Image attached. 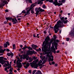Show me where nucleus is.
<instances>
[{
	"label": "nucleus",
	"mask_w": 74,
	"mask_h": 74,
	"mask_svg": "<svg viewBox=\"0 0 74 74\" xmlns=\"http://www.w3.org/2000/svg\"><path fill=\"white\" fill-rule=\"evenodd\" d=\"M49 37H47L45 39V41H44L43 42L42 45V51H43L44 52H46L47 51H50V47L48 48V46H51V43L53 42V40H51L50 42H49Z\"/></svg>",
	"instance_id": "f257e3e1"
},
{
	"label": "nucleus",
	"mask_w": 74,
	"mask_h": 74,
	"mask_svg": "<svg viewBox=\"0 0 74 74\" xmlns=\"http://www.w3.org/2000/svg\"><path fill=\"white\" fill-rule=\"evenodd\" d=\"M20 57L21 60L18 57L17 58V59L18 60H17L16 62L17 65V67L18 68H21L22 66L21 62L22 61V59H26L27 60H29V56L27 55H18Z\"/></svg>",
	"instance_id": "f03ea898"
},
{
	"label": "nucleus",
	"mask_w": 74,
	"mask_h": 74,
	"mask_svg": "<svg viewBox=\"0 0 74 74\" xmlns=\"http://www.w3.org/2000/svg\"><path fill=\"white\" fill-rule=\"evenodd\" d=\"M64 26L63 23L60 20H59L57 23V24H56L54 27V30L55 33H57L59 31V28H61Z\"/></svg>",
	"instance_id": "7ed1b4c3"
},
{
	"label": "nucleus",
	"mask_w": 74,
	"mask_h": 74,
	"mask_svg": "<svg viewBox=\"0 0 74 74\" xmlns=\"http://www.w3.org/2000/svg\"><path fill=\"white\" fill-rule=\"evenodd\" d=\"M40 58L43 61L42 64H44L45 63L47 59L49 60L50 65H52V63L49 62H50V61H51V62L53 61V56H51L49 55V54H48L47 55V57L46 58H45V57H41Z\"/></svg>",
	"instance_id": "20e7f679"
},
{
	"label": "nucleus",
	"mask_w": 74,
	"mask_h": 74,
	"mask_svg": "<svg viewBox=\"0 0 74 74\" xmlns=\"http://www.w3.org/2000/svg\"><path fill=\"white\" fill-rule=\"evenodd\" d=\"M3 59L4 60H7V59L6 58H4L3 57H0V63L1 64H4V63H5L6 62L7 64L5 63L4 65H3L4 67H7V66H8V69H9L11 67V66L10 65V64L9 63V62L8 61H5L4 60H3Z\"/></svg>",
	"instance_id": "39448f33"
},
{
	"label": "nucleus",
	"mask_w": 74,
	"mask_h": 74,
	"mask_svg": "<svg viewBox=\"0 0 74 74\" xmlns=\"http://www.w3.org/2000/svg\"><path fill=\"white\" fill-rule=\"evenodd\" d=\"M38 60L37 59L34 61L33 62L30 63L31 66L32 67H34V69H37L38 67V64H37V63L38 62Z\"/></svg>",
	"instance_id": "423d86ee"
},
{
	"label": "nucleus",
	"mask_w": 74,
	"mask_h": 74,
	"mask_svg": "<svg viewBox=\"0 0 74 74\" xmlns=\"http://www.w3.org/2000/svg\"><path fill=\"white\" fill-rule=\"evenodd\" d=\"M6 20H9V21H11V20H12V22L13 23V24L14 25L16 24V23H17V22H18V21H17V20L16 19V18H15L14 19L12 18V17H7L6 18Z\"/></svg>",
	"instance_id": "0eeeda50"
},
{
	"label": "nucleus",
	"mask_w": 74,
	"mask_h": 74,
	"mask_svg": "<svg viewBox=\"0 0 74 74\" xmlns=\"http://www.w3.org/2000/svg\"><path fill=\"white\" fill-rule=\"evenodd\" d=\"M34 6H36V5H34V4H32L31 6V7L28 10H27V11L26 13L25 14L24 16H25L26 15H29L30 13V10H32L33 8L34 7Z\"/></svg>",
	"instance_id": "6e6552de"
},
{
	"label": "nucleus",
	"mask_w": 74,
	"mask_h": 74,
	"mask_svg": "<svg viewBox=\"0 0 74 74\" xmlns=\"http://www.w3.org/2000/svg\"><path fill=\"white\" fill-rule=\"evenodd\" d=\"M53 4H54L55 5H58V7H60V5H63V3H60L58 2V1L57 0H55V1L53 2Z\"/></svg>",
	"instance_id": "1a4fd4ad"
},
{
	"label": "nucleus",
	"mask_w": 74,
	"mask_h": 74,
	"mask_svg": "<svg viewBox=\"0 0 74 74\" xmlns=\"http://www.w3.org/2000/svg\"><path fill=\"white\" fill-rule=\"evenodd\" d=\"M8 2L6 1H3L2 3L0 5V8L5 5V4H7Z\"/></svg>",
	"instance_id": "9d476101"
},
{
	"label": "nucleus",
	"mask_w": 74,
	"mask_h": 74,
	"mask_svg": "<svg viewBox=\"0 0 74 74\" xmlns=\"http://www.w3.org/2000/svg\"><path fill=\"white\" fill-rule=\"evenodd\" d=\"M52 45H53V47H54V45H55V47L56 49H57L58 48H57V45H58V43H56V42L54 41L53 43H52Z\"/></svg>",
	"instance_id": "9b49d317"
},
{
	"label": "nucleus",
	"mask_w": 74,
	"mask_h": 74,
	"mask_svg": "<svg viewBox=\"0 0 74 74\" xmlns=\"http://www.w3.org/2000/svg\"><path fill=\"white\" fill-rule=\"evenodd\" d=\"M4 47H5V48H7L8 45V46L10 45V43H9V42H6V43H5L4 44Z\"/></svg>",
	"instance_id": "f8f14e48"
},
{
	"label": "nucleus",
	"mask_w": 74,
	"mask_h": 74,
	"mask_svg": "<svg viewBox=\"0 0 74 74\" xmlns=\"http://www.w3.org/2000/svg\"><path fill=\"white\" fill-rule=\"evenodd\" d=\"M27 55H33V51H28L27 52Z\"/></svg>",
	"instance_id": "ddd939ff"
},
{
	"label": "nucleus",
	"mask_w": 74,
	"mask_h": 74,
	"mask_svg": "<svg viewBox=\"0 0 74 74\" xmlns=\"http://www.w3.org/2000/svg\"><path fill=\"white\" fill-rule=\"evenodd\" d=\"M56 49L55 48H54V47H53L51 48V51L52 52H53L54 53H56Z\"/></svg>",
	"instance_id": "4468645a"
},
{
	"label": "nucleus",
	"mask_w": 74,
	"mask_h": 74,
	"mask_svg": "<svg viewBox=\"0 0 74 74\" xmlns=\"http://www.w3.org/2000/svg\"><path fill=\"white\" fill-rule=\"evenodd\" d=\"M32 47L34 49H36V48H37L38 46H37L36 45H35L34 44H33L32 45Z\"/></svg>",
	"instance_id": "2eb2a0df"
},
{
	"label": "nucleus",
	"mask_w": 74,
	"mask_h": 74,
	"mask_svg": "<svg viewBox=\"0 0 74 74\" xmlns=\"http://www.w3.org/2000/svg\"><path fill=\"white\" fill-rule=\"evenodd\" d=\"M44 1V0H39L38 2V4H42L43 2L42 1Z\"/></svg>",
	"instance_id": "dca6fc26"
},
{
	"label": "nucleus",
	"mask_w": 74,
	"mask_h": 74,
	"mask_svg": "<svg viewBox=\"0 0 74 74\" xmlns=\"http://www.w3.org/2000/svg\"><path fill=\"white\" fill-rule=\"evenodd\" d=\"M38 10H39L40 12H44V10L41 9V7H39L38 9Z\"/></svg>",
	"instance_id": "f3484780"
},
{
	"label": "nucleus",
	"mask_w": 74,
	"mask_h": 74,
	"mask_svg": "<svg viewBox=\"0 0 74 74\" xmlns=\"http://www.w3.org/2000/svg\"><path fill=\"white\" fill-rule=\"evenodd\" d=\"M29 66H30V64H29V63H27L26 64V66H24V67H25V68H26V69H27V67H29Z\"/></svg>",
	"instance_id": "a211bd4d"
},
{
	"label": "nucleus",
	"mask_w": 74,
	"mask_h": 74,
	"mask_svg": "<svg viewBox=\"0 0 74 74\" xmlns=\"http://www.w3.org/2000/svg\"><path fill=\"white\" fill-rule=\"evenodd\" d=\"M7 55L9 56H14V54L12 53H7Z\"/></svg>",
	"instance_id": "6ab92c4d"
},
{
	"label": "nucleus",
	"mask_w": 74,
	"mask_h": 74,
	"mask_svg": "<svg viewBox=\"0 0 74 74\" xmlns=\"http://www.w3.org/2000/svg\"><path fill=\"white\" fill-rule=\"evenodd\" d=\"M5 51H6V49H5L4 50H2L1 49H0V53H4V52Z\"/></svg>",
	"instance_id": "aec40b11"
},
{
	"label": "nucleus",
	"mask_w": 74,
	"mask_h": 74,
	"mask_svg": "<svg viewBox=\"0 0 74 74\" xmlns=\"http://www.w3.org/2000/svg\"><path fill=\"white\" fill-rule=\"evenodd\" d=\"M41 73V71H37L35 73V74H40Z\"/></svg>",
	"instance_id": "412c9836"
},
{
	"label": "nucleus",
	"mask_w": 74,
	"mask_h": 74,
	"mask_svg": "<svg viewBox=\"0 0 74 74\" xmlns=\"http://www.w3.org/2000/svg\"><path fill=\"white\" fill-rule=\"evenodd\" d=\"M28 49H29V50H33V48L31 47H27Z\"/></svg>",
	"instance_id": "4be33fe9"
},
{
	"label": "nucleus",
	"mask_w": 74,
	"mask_h": 74,
	"mask_svg": "<svg viewBox=\"0 0 74 74\" xmlns=\"http://www.w3.org/2000/svg\"><path fill=\"white\" fill-rule=\"evenodd\" d=\"M32 52H33V53H34V54L35 55L36 54H37V52L34 51V50H32Z\"/></svg>",
	"instance_id": "5701e85b"
},
{
	"label": "nucleus",
	"mask_w": 74,
	"mask_h": 74,
	"mask_svg": "<svg viewBox=\"0 0 74 74\" xmlns=\"http://www.w3.org/2000/svg\"><path fill=\"white\" fill-rule=\"evenodd\" d=\"M13 47V49H15L16 48H15V44H14L13 45H12Z\"/></svg>",
	"instance_id": "b1692460"
},
{
	"label": "nucleus",
	"mask_w": 74,
	"mask_h": 74,
	"mask_svg": "<svg viewBox=\"0 0 74 74\" xmlns=\"http://www.w3.org/2000/svg\"><path fill=\"white\" fill-rule=\"evenodd\" d=\"M26 12L25 11V10H23L21 12V13L20 14V15H21V14H22V13H23L24 14H25Z\"/></svg>",
	"instance_id": "393cba45"
},
{
	"label": "nucleus",
	"mask_w": 74,
	"mask_h": 74,
	"mask_svg": "<svg viewBox=\"0 0 74 74\" xmlns=\"http://www.w3.org/2000/svg\"><path fill=\"white\" fill-rule=\"evenodd\" d=\"M64 17H62V18H60L62 21L64 22Z\"/></svg>",
	"instance_id": "a878e982"
},
{
	"label": "nucleus",
	"mask_w": 74,
	"mask_h": 74,
	"mask_svg": "<svg viewBox=\"0 0 74 74\" xmlns=\"http://www.w3.org/2000/svg\"><path fill=\"white\" fill-rule=\"evenodd\" d=\"M36 71H37L36 70H34L33 71V72H32V74H35V72H36Z\"/></svg>",
	"instance_id": "bb28decb"
},
{
	"label": "nucleus",
	"mask_w": 74,
	"mask_h": 74,
	"mask_svg": "<svg viewBox=\"0 0 74 74\" xmlns=\"http://www.w3.org/2000/svg\"><path fill=\"white\" fill-rule=\"evenodd\" d=\"M29 60H29V62H32V61H33V60H31V59H32L31 58H29Z\"/></svg>",
	"instance_id": "cd10ccee"
},
{
	"label": "nucleus",
	"mask_w": 74,
	"mask_h": 74,
	"mask_svg": "<svg viewBox=\"0 0 74 74\" xmlns=\"http://www.w3.org/2000/svg\"><path fill=\"white\" fill-rule=\"evenodd\" d=\"M13 70V68H11L10 69H9V71H10V72H12V71Z\"/></svg>",
	"instance_id": "c85d7f7f"
},
{
	"label": "nucleus",
	"mask_w": 74,
	"mask_h": 74,
	"mask_svg": "<svg viewBox=\"0 0 74 74\" xmlns=\"http://www.w3.org/2000/svg\"><path fill=\"white\" fill-rule=\"evenodd\" d=\"M67 21H68L67 20H66L65 21H64L63 22H64V23L66 24V23H67Z\"/></svg>",
	"instance_id": "c756f323"
},
{
	"label": "nucleus",
	"mask_w": 74,
	"mask_h": 74,
	"mask_svg": "<svg viewBox=\"0 0 74 74\" xmlns=\"http://www.w3.org/2000/svg\"><path fill=\"white\" fill-rule=\"evenodd\" d=\"M28 1H29V3H32V0H27Z\"/></svg>",
	"instance_id": "7c9ffc66"
},
{
	"label": "nucleus",
	"mask_w": 74,
	"mask_h": 74,
	"mask_svg": "<svg viewBox=\"0 0 74 74\" xmlns=\"http://www.w3.org/2000/svg\"><path fill=\"white\" fill-rule=\"evenodd\" d=\"M42 7L43 8H44V9L46 8V6H45V5H44Z\"/></svg>",
	"instance_id": "2f4dec72"
},
{
	"label": "nucleus",
	"mask_w": 74,
	"mask_h": 74,
	"mask_svg": "<svg viewBox=\"0 0 74 74\" xmlns=\"http://www.w3.org/2000/svg\"><path fill=\"white\" fill-rule=\"evenodd\" d=\"M33 9L31 10V13L32 14H34V12Z\"/></svg>",
	"instance_id": "473e14b6"
},
{
	"label": "nucleus",
	"mask_w": 74,
	"mask_h": 74,
	"mask_svg": "<svg viewBox=\"0 0 74 74\" xmlns=\"http://www.w3.org/2000/svg\"><path fill=\"white\" fill-rule=\"evenodd\" d=\"M48 1L50 3H53V0H49Z\"/></svg>",
	"instance_id": "72a5a7b5"
},
{
	"label": "nucleus",
	"mask_w": 74,
	"mask_h": 74,
	"mask_svg": "<svg viewBox=\"0 0 74 74\" xmlns=\"http://www.w3.org/2000/svg\"><path fill=\"white\" fill-rule=\"evenodd\" d=\"M66 0H62V3H65V1H66Z\"/></svg>",
	"instance_id": "f704fd0d"
},
{
	"label": "nucleus",
	"mask_w": 74,
	"mask_h": 74,
	"mask_svg": "<svg viewBox=\"0 0 74 74\" xmlns=\"http://www.w3.org/2000/svg\"><path fill=\"white\" fill-rule=\"evenodd\" d=\"M39 12H40V11L38 10L36 11V13L37 14H38V13H39Z\"/></svg>",
	"instance_id": "c9c22d12"
},
{
	"label": "nucleus",
	"mask_w": 74,
	"mask_h": 74,
	"mask_svg": "<svg viewBox=\"0 0 74 74\" xmlns=\"http://www.w3.org/2000/svg\"><path fill=\"white\" fill-rule=\"evenodd\" d=\"M69 40H70V38H66V40L67 41H69Z\"/></svg>",
	"instance_id": "e433bc0d"
},
{
	"label": "nucleus",
	"mask_w": 74,
	"mask_h": 74,
	"mask_svg": "<svg viewBox=\"0 0 74 74\" xmlns=\"http://www.w3.org/2000/svg\"><path fill=\"white\" fill-rule=\"evenodd\" d=\"M8 69V66L7 67H5V71H7V70Z\"/></svg>",
	"instance_id": "4c0bfd02"
},
{
	"label": "nucleus",
	"mask_w": 74,
	"mask_h": 74,
	"mask_svg": "<svg viewBox=\"0 0 74 74\" xmlns=\"http://www.w3.org/2000/svg\"><path fill=\"white\" fill-rule=\"evenodd\" d=\"M41 63H42V61L41 60H40L39 62V64H40Z\"/></svg>",
	"instance_id": "58836bf2"
},
{
	"label": "nucleus",
	"mask_w": 74,
	"mask_h": 74,
	"mask_svg": "<svg viewBox=\"0 0 74 74\" xmlns=\"http://www.w3.org/2000/svg\"><path fill=\"white\" fill-rule=\"evenodd\" d=\"M6 51H7L8 52L9 51H10V49H6Z\"/></svg>",
	"instance_id": "ea45409f"
},
{
	"label": "nucleus",
	"mask_w": 74,
	"mask_h": 74,
	"mask_svg": "<svg viewBox=\"0 0 74 74\" xmlns=\"http://www.w3.org/2000/svg\"><path fill=\"white\" fill-rule=\"evenodd\" d=\"M26 48H27L25 47H24L23 48H22V49H23L24 50L25 49H26Z\"/></svg>",
	"instance_id": "a19ab883"
},
{
	"label": "nucleus",
	"mask_w": 74,
	"mask_h": 74,
	"mask_svg": "<svg viewBox=\"0 0 74 74\" xmlns=\"http://www.w3.org/2000/svg\"><path fill=\"white\" fill-rule=\"evenodd\" d=\"M37 57H33V59H34V60H35V59H37Z\"/></svg>",
	"instance_id": "79ce46f5"
},
{
	"label": "nucleus",
	"mask_w": 74,
	"mask_h": 74,
	"mask_svg": "<svg viewBox=\"0 0 74 74\" xmlns=\"http://www.w3.org/2000/svg\"><path fill=\"white\" fill-rule=\"evenodd\" d=\"M56 42H59V41L58 40H56Z\"/></svg>",
	"instance_id": "37998d69"
},
{
	"label": "nucleus",
	"mask_w": 74,
	"mask_h": 74,
	"mask_svg": "<svg viewBox=\"0 0 74 74\" xmlns=\"http://www.w3.org/2000/svg\"><path fill=\"white\" fill-rule=\"evenodd\" d=\"M44 32V33L45 34H46L47 33V32H46V31H43Z\"/></svg>",
	"instance_id": "c03bdc74"
},
{
	"label": "nucleus",
	"mask_w": 74,
	"mask_h": 74,
	"mask_svg": "<svg viewBox=\"0 0 74 74\" xmlns=\"http://www.w3.org/2000/svg\"><path fill=\"white\" fill-rule=\"evenodd\" d=\"M29 73H32V71H31V70L29 71Z\"/></svg>",
	"instance_id": "a18cd8bd"
},
{
	"label": "nucleus",
	"mask_w": 74,
	"mask_h": 74,
	"mask_svg": "<svg viewBox=\"0 0 74 74\" xmlns=\"http://www.w3.org/2000/svg\"><path fill=\"white\" fill-rule=\"evenodd\" d=\"M51 63L52 64H55V62L53 61V62H52Z\"/></svg>",
	"instance_id": "49530a36"
},
{
	"label": "nucleus",
	"mask_w": 74,
	"mask_h": 74,
	"mask_svg": "<svg viewBox=\"0 0 74 74\" xmlns=\"http://www.w3.org/2000/svg\"><path fill=\"white\" fill-rule=\"evenodd\" d=\"M35 50H36V51H37V52H39L38 49H35Z\"/></svg>",
	"instance_id": "de8ad7c7"
},
{
	"label": "nucleus",
	"mask_w": 74,
	"mask_h": 74,
	"mask_svg": "<svg viewBox=\"0 0 74 74\" xmlns=\"http://www.w3.org/2000/svg\"><path fill=\"white\" fill-rule=\"evenodd\" d=\"M38 50L39 51H41V49L40 48H39V49H38Z\"/></svg>",
	"instance_id": "09e8293b"
},
{
	"label": "nucleus",
	"mask_w": 74,
	"mask_h": 74,
	"mask_svg": "<svg viewBox=\"0 0 74 74\" xmlns=\"http://www.w3.org/2000/svg\"><path fill=\"white\" fill-rule=\"evenodd\" d=\"M27 26L28 27L29 26V23H27Z\"/></svg>",
	"instance_id": "8fccbe9b"
},
{
	"label": "nucleus",
	"mask_w": 74,
	"mask_h": 74,
	"mask_svg": "<svg viewBox=\"0 0 74 74\" xmlns=\"http://www.w3.org/2000/svg\"><path fill=\"white\" fill-rule=\"evenodd\" d=\"M16 60H15L14 61V63H16Z\"/></svg>",
	"instance_id": "3c124183"
},
{
	"label": "nucleus",
	"mask_w": 74,
	"mask_h": 74,
	"mask_svg": "<svg viewBox=\"0 0 74 74\" xmlns=\"http://www.w3.org/2000/svg\"><path fill=\"white\" fill-rule=\"evenodd\" d=\"M33 37H36V35H35V34H34Z\"/></svg>",
	"instance_id": "603ef678"
},
{
	"label": "nucleus",
	"mask_w": 74,
	"mask_h": 74,
	"mask_svg": "<svg viewBox=\"0 0 74 74\" xmlns=\"http://www.w3.org/2000/svg\"><path fill=\"white\" fill-rule=\"evenodd\" d=\"M39 35V34H37L36 37H37V38L38 37V38H39V36H38Z\"/></svg>",
	"instance_id": "864d4df0"
},
{
	"label": "nucleus",
	"mask_w": 74,
	"mask_h": 74,
	"mask_svg": "<svg viewBox=\"0 0 74 74\" xmlns=\"http://www.w3.org/2000/svg\"><path fill=\"white\" fill-rule=\"evenodd\" d=\"M5 12H8V10L6 9L5 10Z\"/></svg>",
	"instance_id": "5fc2aeb1"
},
{
	"label": "nucleus",
	"mask_w": 74,
	"mask_h": 74,
	"mask_svg": "<svg viewBox=\"0 0 74 74\" xmlns=\"http://www.w3.org/2000/svg\"><path fill=\"white\" fill-rule=\"evenodd\" d=\"M60 52V51H59V50H58L56 52L57 53H59V52Z\"/></svg>",
	"instance_id": "6e6d98bb"
},
{
	"label": "nucleus",
	"mask_w": 74,
	"mask_h": 74,
	"mask_svg": "<svg viewBox=\"0 0 74 74\" xmlns=\"http://www.w3.org/2000/svg\"><path fill=\"white\" fill-rule=\"evenodd\" d=\"M26 64V62H25L22 63L23 64Z\"/></svg>",
	"instance_id": "4d7b16f0"
},
{
	"label": "nucleus",
	"mask_w": 74,
	"mask_h": 74,
	"mask_svg": "<svg viewBox=\"0 0 74 74\" xmlns=\"http://www.w3.org/2000/svg\"><path fill=\"white\" fill-rule=\"evenodd\" d=\"M44 66V65H42L40 67V68L41 69V68H42V67H43V66Z\"/></svg>",
	"instance_id": "13d9d810"
},
{
	"label": "nucleus",
	"mask_w": 74,
	"mask_h": 74,
	"mask_svg": "<svg viewBox=\"0 0 74 74\" xmlns=\"http://www.w3.org/2000/svg\"><path fill=\"white\" fill-rule=\"evenodd\" d=\"M4 23H5V24H7V23L6 21H4Z\"/></svg>",
	"instance_id": "bf43d9fd"
},
{
	"label": "nucleus",
	"mask_w": 74,
	"mask_h": 74,
	"mask_svg": "<svg viewBox=\"0 0 74 74\" xmlns=\"http://www.w3.org/2000/svg\"><path fill=\"white\" fill-rule=\"evenodd\" d=\"M25 48H27V46H26V45H25Z\"/></svg>",
	"instance_id": "052dcab7"
},
{
	"label": "nucleus",
	"mask_w": 74,
	"mask_h": 74,
	"mask_svg": "<svg viewBox=\"0 0 74 74\" xmlns=\"http://www.w3.org/2000/svg\"><path fill=\"white\" fill-rule=\"evenodd\" d=\"M20 47H21V48H22V47H23V45H20Z\"/></svg>",
	"instance_id": "680f3d73"
},
{
	"label": "nucleus",
	"mask_w": 74,
	"mask_h": 74,
	"mask_svg": "<svg viewBox=\"0 0 74 74\" xmlns=\"http://www.w3.org/2000/svg\"><path fill=\"white\" fill-rule=\"evenodd\" d=\"M20 52L21 53H23V52L22 51H20Z\"/></svg>",
	"instance_id": "e2e57ef3"
},
{
	"label": "nucleus",
	"mask_w": 74,
	"mask_h": 74,
	"mask_svg": "<svg viewBox=\"0 0 74 74\" xmlns=\"http://www.w3.org/2000/svg\"><path fill=\"white\" fill-rule=\"evenodd\" d=\"M17 70H18V71H19V70H20V69H19V68H18V69H17Z\"/></svg>",
	"instance_id": "0e129e2a"
},
{
	"label": "nucleus",
	"mask_w": 74,
	"mask_h": 74,
	"mask_svg": "<svg viewBox=\"0 0 74 74\" xmlns=\"http://www.w3.org/2000/svg\"><path fill=\"white\" fill-rule=\"evenodd\" d=\"M55 66H58V64H55Z\"/></svg>",
	"instance_id": "69168bd1"
},
{
	"label": "nucleus",
	"mask_w": 74,
	"mask_h": 74,
	"mask_svg": "<svg viewBox=\"0 0 74 74\" xmlns=\"http://www.w3.org/2000/svg\"><path fill=\"white\" fill-rule=\"evenodd\" d=\"M37 10H38V8H35V11H37Z\"/></svg>",
	"instance_id": "338daca9"
},
{
	"label": "nucleus",
	"mask_w": 74,
	"mask_h": 74,
	"mask_svg": "<svg viewBox=\"0 0 74 74\" xmlns=\"http://www.w3.org/2000/svg\"><path fill=\"white\" fill-rule=\"evenodd\" d=\"M14 73H16V72H17L16 71V70H14Z\"/></svg>",
	"instance_id": "774afa93"
}]
</instances>
